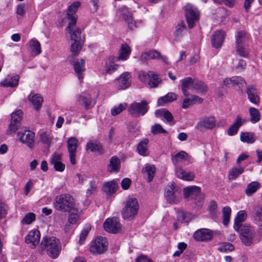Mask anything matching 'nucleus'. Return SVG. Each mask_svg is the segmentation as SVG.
I'll return each mask as SVG.
<instances>
[{
	"label": "nucleus",
	"instance_id": "f257e3e1",
	"mask_svg": "<svg viewBox=\"0 0 262 262\" xmlns=\"http://www.w3.org/2000/svg\"><path fill=\"white\" fill-rule=\"evenodd\" d=\"M40 247L52 258H57L61 250L60 242L55 236L43 237L40 243Z\"/></svg>",
	"mask_w": 262,
	"mask_h": 262
},
{
	"label": "nucleus",
	"instance_id": "f03ea898",
	"mask_svg": "<svg viewBox=\"0 0 262 262\" xmlns=\"http://www.w3.org/2000/svg\"><path fill=\"white\" fill-rule=\"evenodd\" d=\"M74 198L69 194H61L56 196L54 199V208L61 212H69L75 207Z\"/></svg>",
	"mask_w": 262,
	"mask_h": 262
},
{
	"label": "nucleus",
	"instance_id": "7ed1b4c3",
	"mask_svg": "<svg viewBox=\"0 0 262 262\" xmlns=\"http://www.w3.org/2000/svg\"><path fill=\"white\" fill-rule=\"evenodd\" d=\"M139 209L138 200L135 198H128L121 211L122 216L124 220L131 221L137 216Z\"/></svg>",
	"mask_w": 262,
	"mask_h": 262
},
{
	"label": "nucleus",
	"instance_id": "20e7f679",
	"mask_svg": "<svg viewBox=\"0 0 262 262\" xmlns=\"http://www.w3.org/2000/svg\"><path fill=\"white\" fill-rule=\"evenodd\" d=\"M236 51L242 57H247L249 54L248 42L249 35L245 31H238L235 35Z\"/></svg>",
	"mask_w": 262,
	"mask_h": 262
},
{
	"label": "nucleus",
	"instance_id": "39448f33",
	"mask_svg": "<svg viewBox=\"0 0 262 262\" xmlns=\"http://www.w3.org/2000/svg\"><path fill=\"white\" fill-rule=\"evenodd\" d=\"M184 195L188 200H192L198 208H201L204 202V196L201 192V188L196 186L184 188Z\"/></svg>",
	"mask_w": 262,
	"mask_h": 262
},
{
	"label": "nucleus",
	"instance_id": "423d86ee",
	"mask_svg": "<svg viewBox=\"0 0 262 262\" xmlns=\"http://www.w3.org/2000/svg\"><path fill=\"white\" fill-rule=\"evenodd\" d=\"M238 232L240 239L244 245L250 246L254 243L256 234L253 227L245 224L240 228Z\"/></svg>",
	"mask_w": 262,
	"mask_h": 262
},
{
	"label": "nucleus",
	"instance_id": "0eeeda50",
	"mask_svg": "<svg viewBox=\"0 0 262 262\" xmlns=\"http://www.w3.org/2000/svg\"><path fill=\"white\" fill-rule=\"evenodd\" d=\"M185 16L188 27L189 29L192 28L196 22L199 19L200 12L194 6L188 4L184 7Z\"/></svg>",
	"mask_w": 262,
	"mask_h": 262
},
{
	"label": "nucleus",
	"instance_id": "6e6552de",
	"mask_svg": "<svg viewBox=\"0 0 262 262\" xmlns=\"http://www.w3.org/2000/svg\"><path fill=\"white\" fill-rule=\"evenodd\" d=\"M107 243L105 237L99 236L92 241L90 251L93 255H97L103 253L107 249Z\"/></svg>",
	"mask_w": 262,
	"mask_h": 262
},
{
	"label": "nucleus",
	"instance_id": "1a4fd4ad",
	"mask_svg": "<svg viewBox=\"0 0 262 262\" xmlns=\"http://www.w3.org/2000/svg\"><path fill=\"white\" fill-rule=\"evenodd\" d=\"M148 110V103L146 101L143 100L140 102L132 103L128 109V111L132 116L138 117L144 115Z\"/></svg>",
	"mask_w": 262,
	"mask_h": 262
},
{
	"label": "nucleus",
	"instance_id": "9d476101",
	"mask_svg": "<svg viewBox=\"0 0 262 262\" xmlns=\"http://www.w3.org/2000/svg\"><path fill=\"white\" fill-rule=\"evenodd\" d=\"M165 197L169 203L177 204L181 199V191L174 184H171L167 187Z\"/></svg>",
	"mask_w": 262,
	"mask_h": 262
},
{
	"label": "nucleus",
	"instance_id": "9b49d317",
	"mask_svg": "<svg viewBox=\"0 0 262 262\" xmlns=\"http://www.w3.org/2000/svg\"><path fill=\"white\" fill-rule=\"evenodd\" d=\"M80 6L79 2H75L70 5L67 10V15L68 19L69 20V25L68 26V30H71V26H74L77 22V15L75 14L78 8Z\"/></svg>",
	"mask_w": 262,
	"mask_h": 262
},
{
	"label": "nucleus",
	"instance_id": "f8f14e48",
	"mask_svg": "<svg viewBox=\"0 0 262 262\" xmlns=\"http://www.w3.org/2000/svg\"><path fill=\"white\" fill-rule=\"evenodd\" d=\"M216 119L214 116H205L200 119L195 128L202 131L204 129H212L216 126Z\"/></svg>",
	"mask_w": 262,
	"mask_h": 262
},
{
	"label": "nucleus",
	"instance_id": "ddd939ff",
	"mask_svg": "<svg viewBox=\"0 0 262 262\" xmlns=\"http://www.w3.org/2000/svg\"><path fill=\"white\" fill-rule=\"evenodd\" d=\"M103 228L106 231L113 234L119 233L121 230L119 220L116 217L106 219L103 224Z\"/></svg>",
	"mask_w": 262,
	"mask_h": 262
},
{
	"label": "nucleus",
	"instance_id": "4468645a",
	"mask_svg": "<svg viewBox=\"0 0 262 262\" xmlns=\"http://www.w3.org/2000/svg\"><path fill=\"white\" fill-rule=\"evenodd\" d=\"M79 104L83 106L85 110L92 109L96 103V100L93 99L89 94L82 92L77 97Z\"/></svg>",
	"mask_w": 262,
	"mask_h": 262
},
{
	"label": "nucleus",
	"instance_id": "2eb2a0df",
	"mask_svg": "<svg viewBox=\"0 0 262 262\" xmlns=\"http://www.w3.org/2000/svg\"><path fill=\"white\" fill-rule=\"evenodd\" d=\"M78 146V140L75 137H71L67 141V146L70 161L72 165L76 163V156Z\"/></svg>",
	"mask_w": 262,
	"mask_h": 262
},
{
	"label": "nucleus",
	"instance_id": "dca6fc26",
	"mask_svg": "<svg viewBox=\"0 0 262 262\" xmlns=\"http://www.w3.org/2000/svg\"><path fill=\"white\" fill-rule=\"evenodd\" d=\"M130 74L128 72L123 73L115 80L116 88L120 90H125L130 85Z\"/></svg>",
	"mask_w": 262,
	"mask_h": 262
},
{
	"label": "nucleus",
	"instance_id": "f3484780",
	"mask_svg": "<svg viewBox=\"0 0 262 262\" xmlns=\"http://www.w3.org/2000/svg\"><path fill=\"white\" fill-rule=\"evenodd\" d=\"M249 101L256 105H258L260 100L256 86L254 85L248 86L246 90Z\"/></svg>",
	"mask_w": 262,
	"mask_h": 262
},
{
	"label": "nucleus",
	"instance_id": "a211bd4d",
	"mask_svg": "<svg viewBox=\"0 0 262 262\" xmlns=\"http://www.w3.org/2000/svg\"><path fill=\"white\" fill-rule=\"evenodd\" d=\"M20 141L29 147L32 148L34 145L35 134L31 130H25L21 134Z\"/></svg>",
	"mask_w": 262,
	"mask_h": 262
},
{
	"label": "nucleus",
	"instance_id": "6ab92c4d",
	"mask_svg": "<svg viewBox=\"0 0 262 262\" xmlns=\"http://www.w3.org/2000/svg\"><path fill=\"white\" fill-rule=\"evenodd\" d=\"M40 237V232L37 230H33L29 232L26 237L25 241L28 244H32L31 248L34 249L39 243Z\"/></svg>",
	"mask_w": 262,
	"mask_h": 262
},
{
	"label": "nucleus",
	"instance_id": "aec40b11",
	"mask_svg": "<svg viewBox=\"0 0 262 262\" xmlns=\"http://www.w3.org/2000/svg\"><path fill=\"white\" fill-rule=\"evenodd\" d=\"M62 155L55 153L50 159V164L53 165L56 171L62 172L65 169V165L62 161Z\"/></svg>",
	"mask_w": 262,
	"mask_h": 262
},
{
	"label": "nucleus",
	"instance_id": "412c9836",
	"mask_svg": "<svg viewBox=\"0 0 262 262\" xmlns=\"http://www.w3.org/2000/svg\"><path fill=\"white\" fill-rule=\"evenodd\" d=\"M85 149L92 152H97L99 155L104 153L103 148L101 143L97 140H90L86 144Z\"/></svg>",
	"mask_w": 262,
	"mask_h": 262
},
{
	"label": "nucleus",
	"instance_id": "4be33fe9",
	"mask_svg": "<svg viewBox=\"0 0 262 262\" xmlns=\"http://www.w3.org/2000/svg\"><path fill=\"white\" fill-rule=\"evenodd\" d=\"M212 237L211 230L203 228L196 231L193 234L194 238L198 241H205L210 239Z\"/></svg>",
	"mask_w": 262,
	"mask_h": 262
},
{
	"label": "nucleus",
	"instance_id": "5701e85b",
	"mask_svg": "<svg viewBox=\"0 0 262 262\" xmlns=\"http://www.w3.org/2000/svg\"><path fill=\"white\" fill-rule=\"evenodd\" d=\"M223 84L226 86L232 84L233 86L236 85L239 88H241L246 84V82L241 76H233L225 79L223 81Z\"/></svg>",
	"mask_w": 262,
	"mask_h": 262
},
{
	"label": "nucleus",
	"instance_id": "b1692460",
	"mask_svg": "<svg viewBox=\"0 0 262 262\" xmlns=\"http://www.w3.org/2000/svg\"><path fill=\"white\" fill-rule=\"evenodd\" d=\"M225 32L222 30L215 32L212 37V45L216 48H220L224 40Z\"/></svg>",
	"mask_w": 262,
	"mask_h": 262
},
{
	"label": "nucleus",
	"instance_id": "393cba45",
	"mask_svg": "<svg viewBox=\"0 0 262 262\" xmlns=\"http://www.w3.org/2000/svg\"><path fill=\"white\" fill-rule=\"evenodd\" d=\"M190 157L183 150L176 154L175 155H171V160L172 163L176 165L183 161H188L190 160Z\"/></svg>",
	"mask_w": 262,
	"mask_h": 262
},
{
	"label": "nucleus",
	"instance_id": "a878e982",
	"mask_svg": "<svg viewBox=\"0 0 262 262\" xmlns=\"http://www.w3.org/2000/svg\"><path fill=\"white\" fill-rule=\"evenodd\" d=\"M247 213L245 211L241 210L237 213L236 216L234 219L233 225L234 229L236 231H239L240 228L243 226L242 223L246 219Z\"/></svg>",
	"mask_w": 262,
	"mask_h": 262
},
{
	"label": "nucleus",
	"instance_id": "bb28decb",
	"mask_svg": "<svg viewBox=\"0 0 262 262\" xmlns=\"http://www.w3.org/2000/svg\"><path fill=\"white\" fill-rule=\"evenodd\" d=\"M243 125V121L242 118L238 115L235 121L230 126L227 130V134L230 136H234L236 135L239 127Z\"/></svg>",
	"mask_w": 262,
	"mask_h": 262
},
{
	"label": "nucleus",
	"instance_id": "cd10ccee",
	"mask_svg": "<svg viewBox=\"0 0 262 262\" xmlns=\"http://www.w3.org/2000/svg\"><path fill=\"white\" fill-rule=\"evenodd\" d=\"M149 140L147 138L143 139L137 145V151L142 156H147L149 155L148 144Z\"/></svg>",
	"mask_w": 262,
	"mask_h": 262
},
{
	"label": "nucleus",
	"instance_id": "c85d7f7f",
	"mask_svg": "<svg viewBox=\"0 0 262 262\" xmlns=\"http://www.w3.org/2000/svg\"><path fill=\"white\" fill-rule=\"evenodd\" d=\"M120 169V161L116 156H113L110 160L107 170L110 172H118Z\"/></svg>",
	"mask_w": 262,
	"mask_h": 262
},
{
	"label": "nucleus",
	"instance_id": "c756f323",
	"mask_svg": "<svg viewBox=\"0 0 262 262\" xmlns=\"http://www.w3.org/2000/svg\"><path fill=\"white\" fill-rule=\"evenodd\" d=\"M119 56L117 60L122 61L126 60L130 54L131 49L127 43H122L119 50Z\"/></svg>",
	"mask_w": 262,
	"mask_h": 262
},
{
	"label": "nucleus",
	"instance_id": "7c9ffc66",
	"mask_svg": "<svg viewBox=\"0 0 262 262\" xmlns=\"http://www.w3.org/2000/svg\"><path fill=\"white\" fill-rule=\"evenodd\" d=\"M181 81L183 93L185 96H188L189 95V93L187 90L190 89L191 87L193 88L195 82L193 81L192 78L191 77L185 78Z\"/></svg>",
	"mask_w": 262,
	"mask_h": 262
},
{
	"label": "nucleus",
	"instance_id": "2f4dec72",
	"mask_svg": "<svg viewBox=\"0 0 262 262\" xmlns=\"http://www.w3.org/2000/svg\"><path fill=\"white\" fill-rule=\"evenodd\" d=\"M118 187V185L115 181H111L103 184L102 190L108 194H112L117 191Z\"/></svg>",
	"mask_w": 262,
	"mask_h": 262
},
{
	"label": "nucleus",
	"instance_id": "473e14b6",
	"mask_svg": "<svg viewBox=\"0 0 262 262\" xmlns=\"http://www.w3.org/2000/svg\"><path fill=\"white\" fill-rule=\"evenodd\" d=\"M84 63V60L82 59L80 61L77 60L73 61V65L75 71L78 74V77L80 81L83 79L81 73L85 70Z\"/></svg>",
	"mask_w": 262,
	"mask_h": 262
},
{
	"label": "nucleus",
	"instance_id": "72a5a7b5",
	"mask_svg": "<svg viewBox=\"0 0 262 262\" xmlns=\"http://www.w3.org/2000/svg\"><path fill=\"white\" fill-rule=\"evenodd\" d=\"M160 57V53L156 50H150L143 53L140 56L142 61H146L149 59H159Z\"/></svg>",
	"mask_w": 262,
	"mask_h": 262
},
{
	"label": "nucleus",
	"instance_id": "f704fd0d",
	"mask_svg": "<svg viewBox=\"0 0 262 262\" xmlns=\"http://www.w3.org/2000/svg\"><path fill=\"white\" fill-rule=\"evenodd\" d=\"M19 76L15 75L11 77H7L4 81L1 82L2 86L4 87H16L18 85Z\"/></svg>",
	"mask_w": 262,
	"mask_h": 262
},
{
	"label": "nucleus",
	"instance_id": "c9c22d12",
	"mask_svg": "<svg viewBox=\"0 0 262 262\" xmlns=\"http://www.w3.org/2000/svg\"><path fill=\"white\" fill-rule=\"evenodd\" d=\"M176 173L178 178L185 181H192L194 177L193 173L186 172L181 168H177Z\"/></svg>",
	"mask_w": 262,
	"mask_h": 262
},
{
	"label": "nucleus",
	"instance_id": "e433bc0d",
	"mask_svg": "<svg viewBox=\"0 0 262 262\" xmlns=\"http://www.w3.org/2000/svg\"><path fill=\"white\" fill-rule=\"evenodd\" d=\"M261 185L258 182L253 181L247 185L245 192L248 196H250L259 189Z\"/></svg>",
	"mask_w": 262,
	"mask_h": 262
},
{
	"label": "nucleus",
	"instance_id": "4c0bfd02",
	"mask_svg": "<svg viewBox=\"0 0 262 262\" xmlns=\"http://www.w3.org/2000/svg\"><path fill=\"white\" fill-rule=\"evenodd\" d=\"M28 99L36 110H38L41 107L43 101L42 98L38 94H30L28 96Z\"/></svg>",
	"mask_w": 262,
	"mask_h": 262
},
{
	"label": "nucleus",
	"instance_id": "58836bf2",
	"mask_svg": "<svg viewBox=\"0 0 262 262\" xmlns=\"http://www.w3.org/2000/svg\"><path fill=\"white\" fill-rule=\"evenodd\" d=\"M240 139L242 142L248 144H252L255 141V134L252 132H241Z\"/></svg>",
	"mask_w": 262,
	"mask_h": 262
},
{
	"label": "nucleus",
	"instance_id": "ea45409f",
	"mask_svg": "<svg viewBox=\"0 0 262 262\" xmlns=\"http://www.w3.org/2000/svg\"><path fill=\"white\" fill-rule=\"evenodd\" d=\"M177 98V95L173 93H168L165 96L160 97L158 100V105L162 106L165 103L171 102L176 100Z\"/></svg>",
	"mask_w": 262,
	"mask_h": 262
},
{
	"label": "nucleus",
	"instance_id": "a19ab883",
	"mask_svg": "<svg viewBox=\"0 0 262 262\" xmlns=\"http://www.w3.org/2000/svg\"><path fill=\"white\" fill-rule=\"evenodd\" d=\"M250 115V121L254 124L259 122L260 120V113L259 110L254 107H250L249 108Z\"/></svg>",
	"mask_w": 262,
	"mask_h": 262
},
{
	"label": "nucleus",
	"instance_id": "79ce46f5",
	"mask_svg": "<svg viewBox=\"0 0 262 262\" xmlns=\"http://www.w3.org/2000/svg\"><path fill=\"white\" fill-rule=\"evenodd\" d=\"M186 31V26L184 21H181L176 26L174 32L175 39L178 40L181 38Z\"/></svg>",
	"mask_w": 262,
	"mask_h": 262
},
{
	"label": "nucleus",
	"instance_id": "37998d69",
	"mask_svg": "<svg viewBox=\"0 0 262 262\" xmlns=\"http://www.w3.org/2000/svg\"><path fill=\"white\" fill-rule=\"evenodd\" d=\"M149 75L148 84L150 88H156L161 82V80L158 76L152 71H149Z\"/></svg>",
	"mask_w": 262,
	"mask_h": 262
},
{
	"label": "nucleus",
	"instance_id": "c03bdc74",
	"mask_svg": "<svg viewBox=\"0 0 262 262\" xmlns=\"http://www.w3.org/2000/svg\"><path fill=\"white\" fill-rule=\"evenodd\" d=\"M29 45L33 55H37L41 53L40 44L37 40L31 39L29 42Z\"/></svg>",
	"mask_w": 262,
	"mask_h": 262
},
{
	"label": "nucleus",
	"instance_id": "a18cd8bd",
	"mask_svg": "<svg viewBox=\"0 0 262 262\" xmlns=\"http://www.w3.org/2000/svg\"><path fill=\"white\" fill-rule=\"evenodd\" d=\"M244 171V168L239 167H234L231 169L229 173V179L230 180H234L236 179L240 174L243 173Z\"/></svg>",
	"mask_w": 262,
	"mask_h": 262
},
{
	"label": "nucleus",
	"instance_id": "49530a36",
	"mask_svg": "<svg viewBox=\"0 0 262 262\" xmlns=\"http://www.w3.org/2000/svg\"><path fill=\"white\" fill-rule=\"evenodd\" d=\"M41 142L46 147H49L51 144L52 137L51 135L47 132H43L40 135Z\"/></svg>",
	"mask_w": 262,
	"mask_h": 262
},
{
	"label": "nucleus",
	"instance_id": "de8ad7c7",
	"mask_svg": "<svg viewBox=\"0 0 262 262\" xmlns=\"http://www.w3.org/2000/svg\"><path fill=\"white\" fill-rule=\"evenodd\" d=\"M118 13H119L120 15L122 17L124 20L129 21L131 19V16L132 14L128 11V9L125 6H123L118 11Z\"/></svg>",
	"mask_w": 262,
	"mask_h": 262
},
{
	"label": "nucleus",
	"instance_id": "09e8293b",
	"mask_svg": "<svg viewBox=\"0 0 262 262\" xmlns=\"http://www.w3.org/2000/svg\"><path fill=\"white\" fill-rule=\"evenodd\" d=\"M72 211L73 212L70 213L69 215L68 222L71 224H75L79 220V210L74 207Z\"/></svg>",
	"mask_w": 262,
	"mask_h": 262
},
{
	"label": "nucleus",
	"instance_id": "8fccbe9b",
	"mask_svg": "<svg viewBox=\"0 0 262 262\" xmlns=\"http://www.w3.org/2000/svg\"><path fill=\"white\" fill-rule=\"evenodd\" d=\"M144 171L146 173H147V176H148V182H151L155 176V172H156V168L155 167L152 165H149L146 166L145 168L144 169Z\"/></svg>",
	"mask_w": 262,
	"mask_h": 262
},
{
	"label": "nucleus",
	"instance_id": "3c124183",
	"mask_svg": "<svg viewBox=\"0 0 262 262\" xmlns=\"http://www.w3.org/2000/svg\"><path fill=\"white\" fill-rule=\"evenodd\" d=\"M231 209L229 207L226 206L223 208V223L225 225H227L229 222L230 215H231Z\"/></svg>",
	"mask_w": 262,
	"mask_h": 262
},
{
	"label": "nucleus",
	"instance_id": "603ef678",
	"mask_svg": "<svg viewBox=\"0 0 262 262\" xmlns=\"http://www.w3.org/2000/svg\"><path fill=\"white\" fill-rule=\"evenodd\" d=\"M82 48L80 41H73L71 46V51L74 55H77Z\"/></svg>",
	"mask_w": 262,
	"mask_h": 262
},
{
	"label": "nucleus",
	"instance_id": "864d4df0",
	"mask_svg": "<svg viewBox=\"0 0 262 262\" xmlns=\"http://www.w3.org/2000/svg\"><path fill=\"white\" fill-rule=\"evenodd\" d=\"M234 250V246L232 244L228 243H224L218 248L219 251L225 253L231 252Z\"/></svg>",
	"mask_w": 262,
	"mask_h": 262
},
{
	"label": "nucleus",
	"instance_id": "5fc2aeb1",
	"mask_svg": "<svg viewBox=\"0 0 262 262\" xmlns=\"http://www.w3.org/2000/svg\"><path fill=\"white\" fill-rule=\"evenodd\" d=\"M35 220V215L32 212L28 213L22 219L21 222L24 225L31 224Z\"/></svg>",
	"mask_w": 262,
	"mask_h": 262
},
{
	"label": "nucleus",
	"instance_id": "6e6d98bb",
	"mask_svg": "<svg viewBox=\"0 0 262 262\" xmlns=\"http://www.w3.org/2000/svg\"><path fill=\"white\" fill-rule=\"evenodd\" d=\"M253 217L255 221L261 223L262 226V207L257 206L254 208L253 211Z\"/></svg>",
	"mask_w": 262,
	"mask_h": 262
},
{
	"label": "nucleus",
	"instance_id": "4d7b16f0",
	"mask_svg": "<svg viewBox=\"0 0 262 262\" xmlns=\"http://www.w3.org/2000/svg\"><path fill=\"white\" fill-rule=\"evenodd\" d=\"M193 88L198 93H203L207 91L206 84L202 81L195 82Z\"/></svg>",
	"mask_w": 262,
	"mask_h": 262
},
{
	"label": "nucleus",
	"instance_id": "13d9d810",
	"mask_svg": "<svg viewBox=\"0 0 262 262\" xmlns=\"http://www.w3.org/2000/svg\"><path fill=\"white\" fill-rule=\"evenodd\" d=\"M127 106L126 103H121L118 106H114L111 111V114L115 116L124 110Z\"/></svg>",
	"mask_w": 262,
	"mask_h": 262
},
{
	"label": "nucleus",
	"instance_id": "bf43d9fd",
	"mask_svg": "<svg viewBox=\"0 0 262 262\" xmlns=\"http://www.w3.org/2000/svg\"><path fill=\"white\" fill-rule=\"evenodd\" d=\"M73 27H71V30H68V27L66 28L67 31L71 35V38L73 41H74L75 40L76 41H79V38H80V32L79 30H73Z\"/></svg>",
	"mask_w": 262,
	"mask_h": 262
},
{
	"label": "nucleus",
	"instance_id": "052dcab7",
	"mask_svg": "<svg viewBox=\"0 0 262 262\" xmlns=\"http://www.w3.org/2000/svg\"><path fill=\"white\" fill-rule=\"evenodd\" d=\"M23 112L19 110L11 114V121L14 122L19 123L22 119Z\"/></svg>",
	"mask_w": 262,
	"mask_h": 262
},
{
	"label": "nucleus",
	"instance_id": "680f3d73",
	"mask_svg": "<svg viewBox=\"0 0 262 262\" xmlns=\"http://www.w3.org/2000/svg\"><path fill=\"white\" fill-rule=\"evenodd\" d=\"M20 123L11 121L7 131L8 135H12L14 134L20 126Z\"/></svg>",
	"mask_w": 262,
	"mask_h": 262
},
{
	"label": "nucleus",
	"instance_id": "e2e57ef3",
	"mask_svg": "<svg viewBox=\"0 0 262 262\" xmlns=\"http://www.w3.org/2000/svg\"><path fill=\"white\" fill-rule=\"evenodd\" d=\"M90 187L86 190V194L88 195H91L96 190L97 188V183L94 180L90 181Z\"/></svg>",
	"mask_w": 262,
	"mask_h": 262
},
{
	"label": "nucleus",
	"instance_id": "0e129e2a",
	"mask_svg": "<svg viewBox=\"0 0 262 262\" xmlns=\"http://www.w3.org/2000/svg\"><path fill=\"white\" fill-rule=\"evenodd\" d=\"M151 132L153 134H165L167 133L162 126L159 124H156L151 127Z\"/></svg>",
	"mask_w": 262,
	"mask_h": 262
},
{
	"label": "nucleus",
	"instance_id": "69168bd1",
	"mask_svg": "<svg viewBox=\"0 0 262 262\" xmlns=\"http://www.w3.org/2000/svg\"><path fill=\"white\" fill-rule=\"evenodd\" d=\"M150 75H149V72L147 73L143 71H141L139 72L138 78L139 80L143 83L148 82V79Z\"/></svg>",
	"mask_w": 262,
	"mask_h": 262
},
{
	"label": "nucleus",
	"instance_id": "338daca9",
	"mask_svg": "<svg viewBox=\"0 0 262 262\" xmlns=\"http://www.w3.org/2000/svg\"><path fill=\"white\" fill-rule=\"evenodd\" d=\"M26 11V6L24 4H20L17 5L16 13L20 16H24Z\"/></svg>",
	"mask_w": 262,
	"mask_h": 262
},
{
	"label": "nucleus",
	"instance_id": "774afa93",
	"mask_svg": "<svg viewBox=\"0 0 262 262\" xmlns=\"http://www.w3.org/2000/svg\"><path fill=\"white\" fill-rule=\"evenodd\" d=\"M8 207L4 203H0V220L6 217Z\"/></svg>",
	"mask_w": 262,
	"mask_h": 262
}]
</instances>
